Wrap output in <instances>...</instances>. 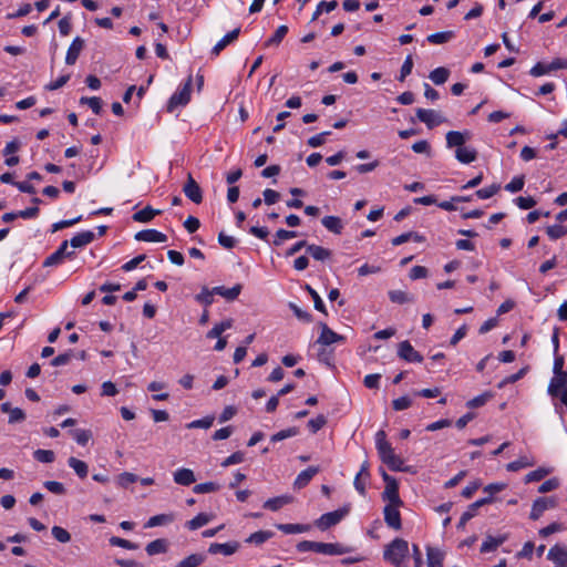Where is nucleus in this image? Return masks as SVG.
<instances>
[{
    "instance_id": "obj_39",
    "label": "nucleus",
    "mask_w": 567,
    "mask_h": 567,
    "mask_svg": "<svg viewBox=\"0 0 567 567\" xmlns=\"http://www.w3.org/2000/svg\"><path fill=\"white\" fill-rule=\"evenodd\" d=\"M449 76H450V71H449V69H446L444 66L434 69L433 71L430 72V75H429L430 80L436 85L444 84L447 81Z\"/></svg>"
},
{
    "instance_id": "obj_28",
    "label": "nucleus",
    "mask_w": 567,
    "mask_h": 567,
    "mask_svg": "<svg viewBox=\"0 0 567 567\" xmlns=\"http://www.w3.org/2000/svg\"><path fill=\"white\" fill-rule=\"evenodd\" d=\"M455 157L462 164H470L477 158V152L473 147L463 146L455 150Z\"/></svg>"
},
{
    "instance_id": "obj_53",
    "label": "nucleus",
    "mask_w": 567,
    "mask_h": 567,
    "mask_svg": "<svg viewBox=\"0 0 567 567\" xmlns=\"http://www.w3.org/2000/svg\"><path fill=\"white\" fill-rule=\"evenodd\" d=\"M34 458L41 463H52L55 458L54 452L51 450H37L33 453Z\"/></svg>"
},
{
    "instance_id": "obj_16",
    "label": "nucleus",
    "mask_w": 567,
    "mask_h": 567,
    "mask_svg": "<svg viewBox=\"0 0 567 567\" xmlns=\"http://www.w3.org/2000/svg\"><path fill=\"white\" fill-rule=\"evenodd\" d=\"M84 45L85 41L82 38L76 37L73 39L65 55V63L68 65H73L76 63L82 50L84 49Z\"/></svg>"
},
{
    "instance_id": "obj_23",
    "label": "nucleus",
    "mask_w": 567,
    "mask_h": 567,
    "mask_svg": "<svg viewBox=\"0 0 567 567\" xmlns=\"http://www.w3.org/2000/svg\"><path fill=\"white\" fill-rule=\"evenodd\" d=\"M94 239H95L94 233L91 230H85V231L79 233L75 236H73L70 239L69 245H71V247H73V248H82V247L91 244Z\"/></svg>"
},
{
    "instance_id": "obj_60",
    "label": "nucleus",
    "mask_w": 567,
    "mask_h": 567,
    "mask_svg": "<svg viewBox=\"0 0 567 567\" xmlns=\"http://www.w3.org/2000/svg\"><path fill=\"white\" fill-rule=\"evenodd\" d=\"M499 189L501 186L498 184H493L488 187L476 190L475 195L481 199H488L493 197Z\"/></svg>"
},
{
    "instance_id": "obj_41",
    "label": "nucleus",
    "mask_w": 567,
    "mask_h": 567,
    "mask_svg": "<svg viewBox=\"0 0 567 567\" xmlns=\"http://www.w3.org/2000/svg\"><path fill=\"white\" fill-rule=\"evenodd\" d=\"M212 519V516L205 513H199L194 518L186 523V526L190 530H196L205 525H207Z\"/></svg>"
},
{
    "instance_id": "obj_4",
    "label": "nucleus",
    "mask_w": 567,
    "mask_h": 567,
    "mask_svg": "<svg viewBox=\"0 0 567 567\" xmlns=\"http://www.w3.org/2000/svg\"><path fill=\"white\" fill-rule=\"evenodd\" d=\"M382 478L385 483V488L382 493V498L388 501V505H402L403 502L399 495V485L394 477L390 476L388 473H382Z\"/></svg>"
},
{
    "instance_id": "obj_13",
    "label": "nucleus",
    "mask_w": 567,
    "mask_h": 567,
    "mask_svg": "<svg viewBox=\"0 0 567 567\" xmlns=\"http://www.w3.org/2000/svg\"><path fill=\"white\" fill-rule=\"evenodd\" d=\"M401 505H385L383 509L385 524L395 530L402 528L401 514L399 512Z\"/></svg>"
},
{
    "instance_id": "obj_47",
    "label": "nucleus",
    "mask_w": 567,
    "mask_h": 567,
    "mask_svg": "<svg viewBox=\"0 0 567 567\" xmlns=\"http://www.w3.org/2000/svg\"><path fill=\"white\" fill-rule=\"evenodd\" d=\"M409 240H414V241L421 243L423 240V237L416 233L409 231V233H404V234H401V235L394 237L392 239V245L400 246Z\"/></svg>"
},
{
    "instance_id": "obj_54",
    "label": "nucleus",
    "mask_w": 567,
    "mask_h": 567,
    "mask_svg": "<svg viewBox=\"0 0 567 567\" xmlns=\"http://www.w3.org/2000/svg\"><path fill=\"white\" fill-rule=\"evenodd\" d=\"M288 33L287 25H280L271 38L268 39L266 45H278Z\"/></svg>"
},
{
    "instance_id": "obj_12",
    "label": "nucleus",
    "mask_w": 567,
    "mask_h": 567,
    "mask_svg": "<svg viewBox=\"0 0 567 567\" xmlns=\"http://www.w3.org/2000/svg\"><path fill=\"white\" fill-rule=\"evenodd\" d=\"M185 196L195 204L203 202V192L198 183L188 174L187 181L183 187Z\"/></svg>"
},
{
    "instance_id": "obj_6",
    "label": "nucleus",
    "mask_w": 567,
    "mask_h": 567,
    "mask_svg": "<svg viewBox=\"0 0 567 567\" xmlns=\"http://www.w3.org/2000/svg\"><path fill=\"white\" fill-rule=\"evenodd\" d=\"M192 82L193 78L192 75L188 76L184 85L176 91L168 101V110L172 111L177 106H184L186 105L190 100V92H192Z\"/></svg>"
},
{
    "instance_id": "obj_37",
    "label": "nucleus",
    "mask_w": 567,
    "mask_h": 567,
    "mask_svg": "<svg viewBox=\"0 0 567 567\" xmlns=\"http://www.w3.org/2000/svg\"><path fill=\"white\" fill-rule=\"evenodd\" d=\"M69 466L76 473L80 478H85L89 473V466L84 461L71 456L68 460Z\"/></svg>"
},
{
    "instance_id": "obj_34",
    "label": "nucleus",
    "mask_w": 567,
    "mask_h": 567,
    "mask_svg": "<svg viewBox=\"0 0 567 567\" xmlns=\"http://www.w3.org/2000/svg\"><path fill=\"white\" fill-rule=\"evenodd\" d=\"M322 225L333 234H341L343 229L342 220L337 216H326L321 220Z\"/></svg>"
},
{
    "instance_id": "obj_35",
    "label": "nucleus",
    "mask_w": 567,
    "mask_h": 567,
    "mask_svg": "<svg viewBox=\"0 0 567 567\" xmlns=\"http://www.w3.org/2000/svg\"><path fill=\"white\" fill-rule=\"evenodd\" d=\"M161 210L153 209L151 206H146L143 209L136 212L133 215V220L138 223H148L151 221L156 215H159Z\"/></svg>"
},
{
    "instance_id": "obj_46",
    "label": "nucleus",
    "mask_w": 567,
    "mask_h": 567,
    "mask_svg": "<svg viewBox=\"0 0 567 567\" xmlns=\"http://www.w3.org/2000/svg\"><path fill=\"white\" fill-rule=\"evenodd\" d=\"M220 484L217 482H206L197 484L193 487V492L195 494H206V493H214L220 489Z\"/></svg>"
},
{
    "instance_id": "obj_3",
    "label": "nucleus",
    "mask_w": 567,
    "mask_h": 567,
    "mask_svg": "<svg viewBox=\"0 0 567 567\" xmlns=\"http://www.w3.org/2000/svg\"><path fill=\"white\" fill-rule=\"evenodd\" d=\"M297 549L300 553L315 551L328 556H337L349 553V548L339 543H320L312 540H302L298 543Z\"/></svg>"
},
{
    "instance_id": "obj_8",
    "label": "nucleus",
    "mask_w": 567,
    "mask_h": 567,
    "mask_svg": "<svg viewBox=\"0 0 567 567\" xmlns=\"http://www.w3.org/2000/svg\"><path fill=\"white\" fill-rule=\"evenodd\" d=\"M556 499L553 497H538L534 501L529 518L537 520L542 517L545 511L556 507Z\"/></svg>"
},
{
    "instance_id": "obj_19",
    "label": "nucleus",
    "mask_w": 567,
    "mask_h": 567,
    "mask_svg": "<svg viewBox=\"0 0 567 567\" xmlns=\"http://www.w3.org/2000/svg\"><path fill=\"white\" fill-rule=\"evenodd\" d=\"M239 548V544L237 542H228L225 544L212 543L208 548V553L216 555L223 554L225 556H230L235 554Z\"/></svg>"
},
{
    "instance_id": "obj_40",
    "label": "nucleus",
    "mask_w": 567,
    "mask_h": 567,
    "mask_svg": "<svg viewBox=\"0 0 567 567\" xmlns=\"http://www.w3.org/2000/svg\"><path fill=\"white\" fill-rule=\"evenodd\" d=\"M174 520L173 514H158L152 516L145 524L146 528H153L161 525L171 524Z\"/></svg>"
},
{
    "instance_id": "obj_25",
    "label": "nucleus",
    "mask_w": 567,
    "mask_h": 567,
    "mask_svg": "<svg viewBox=\"0 0 567 567\" xmlns=\"http://www.w3.org/2000/svg\"><path fill=\"white\" fill-rule=\"evenodd\" d=\"M240 33V29L236 28L233 31L224 35L213 48L212 53L218 55L228 44L237 40Z\"/></svg>"
},
{
    "instance_id": "obj_63",
    "label": "nucleus",
    "mask_w": 567,
    "mask_h": 567,
    "mask_svg": "<svg viewBox=\"0 0 567 567\" xmlns=\"http://www.w3.org/2000/svg\"><path fill=\"white\" fill-rule=\"evenodd\" d=\"M43 486L51 493L56 495H63L65 493V487L62 483L56 481H45Z\"/></svg>"
},
{
    "instance_id": "obj_59",
    "label": "nucleus",
    "mask_w": 567,
    "mask_h": 567,
    "mask_svg": "<svg viewBox=\"0 0 567 567\" xmlns=\"http://www.w3.org/2000/svg\"><path fill=\"white\" fill-rule=\"evenodd\" d=\"M137 480H138L137 475L130 473V472H124L117 476L116 481H117L118 486L126 488V487H128V485L137 482Z\"/></svg>"
},
{
    "instance_id": "obj_49",
    "label": "nucleus",
    "mask_w": 567,
    "mask_h": 567,
    "mask_svg": "<svg viewBox=\"0 0 567 567\" xmlns=\"http://www.w3.org/2000/svg\"><path fill=\"white\" fill-rule=\"evenodd\" d=\"M73 439L78 444L85 446L87 442L92 439V432L90 430L76 429L71 432Z\"/></svg>"
},
{
    "instance_id": "obj_31",
    "label": "nucleus",
    "mask_w": 567,
    "mask_h": 567,
    "mask_svg": "<svg viewBox=\"0 0 567 567\" xmlns=\"http://www.w3.org/2000/svg\"><path fill=\"white\" fill-rule=\"evenodd\" d=\"M167 549H168V540L165 538L155 539V540L148 543L145 548L146 553L150 556L164 554L167 551Z\"/></svg>"
},
{
    "instance_id": "obj_52",
    "label": "nucleus",
    "mask_w": 567,
    "mask_h": 567,
    "mask_svg": "<svg viewBox=\"0 0 567 567\" xmlns=\"http://www.w3.org/2000/svg\"><path fill=\"white\" fill-rule=\"evenodd\" d=\"M493 394L491 392H484L472 400L467 401L466 405L471 409L481 408L486 404L488 400H491Z\"/></svg>"
},
{
    "instance_id": "obj_56",
    "label": "nucleus",
    "mask_w": 567,
    "mask_h": 567,
    "mask_svg": "<svg viewBox=\"0 0 567 567\" xmlns=\"http://www.w3.org/2000/svg\"><path fill=\"white\" fill-rule=\"evenodd\" d=\"M525 185V177L523 175L515 176L508 184L505 185V190L509 193H517L523 189Z\"/></svg>"
},
{
    "instance_id": "obj_58",
    "label": "nucleus",
    "mask_w": 567,
    "mask_h": 567,
    "mask_svg": "<svg viewBox=\"0 0 567 567\" xmlns=\"http://www.w3.org/2000/svg\"><path fill=\"white\" fill-rule=\"evenodd\" d=\"M546 233L550 239L556 240L567 234V228L561 225H553L547 227Z\"/></svg>"
},
{
    "instance_id": "obj_9",
    "label": "nucleus",
    "mask_w": 567,
    "mask_h": 567,
    "mask_svg": "<svg viewBox=\"0 0 567 567\" xmlns=\"http://www.w3.org/2000/svg\"><path fill=\"white\" fill-rule=\"evenodd\" d=\"M68 246H69V240L62 241L61 245L59 246V248L53 254H51L50 256H48L45 258V260L43 261V266L44 267L56 266V265H60L64 258L73 257L74 251H69Z\"/></svg>"
},
{
    "instance_id": "obj_5",
    "label": "nucleus",
    "mask_w": 567,
    "mask_h": 567,
    "mask_svg": "<svg viewBox=\"0 0 567 567\" xmlns=\"http://www.w3.org/2000/svg\"><path fill=\"white\" fill-rule=\"evenodd\" d=\"M349 513V508L343 507L322 514L316 522L315 525L320 530H327L328 528L339 524Z\"/></svg>"
},
{
    "instance_id": "obj_11",
    "label": "nucleus",
    "mask_w": 567,
    "mask_h": 567,
    "mask_svg": "<svg viewBox=\"0 0 567 567\" xmlns=\"http://www.w3.org/2000/svg\"><path fill=\"white\" fill-rule=\"evenodd\" d=\"M398 355L406 362L421 363L423 361L422 354L408 340L399 343Z\"/></svg>"
},
{
    "instance_id": "obj_1",
    "label": "nucleus",
    "mask_w": 567,
    "mask_h": 567,
    "mask_svg": "<svg viewBox=\"0 0 567 567\" xmlns=\"http://www.w3.org/2000/svg\"><path fill=\"white\" fill-rule=\"evenodd\" d=\"M375 447L381 461L388 465L391 471L405 472L403 460L394 453L393 447L386 441V434L380 430L375 434Z\"/></svg>"
},
{
    "instance_id": "obj_32",
    "label": "nucleus",
    "mask_w": 567,
    "mask_h": 567,
    "mask_svg": "<svg viewBox=\"0 0 567 567\" xmlns=\"http://www.w3.org/2000/svg\"><path fill=\"white\" fill-rule=\"evenodd\" d=\"M535 463H536V461L533 457L524 455V456H520L519 458L508 463L506 465V470L508 472H517L522 468L534 466Z\"/></svg>"
},
{
    "instance_id": "obj_51",
    "label": "nucleus",
    "mask_w": 567,
    "mask_h": 567,
    "mask_svg": "<svg viewBox=\"0 0 567 567\" xmlns=\"http://www.w3.org/2000/svg\"><path fill=\"white\" fill-rule=\"evenodd\" d=\"M214 295H215L214 288L208 289L207 287H203L202 291L198 295H196L195 299L199 303L208 307L214 302V298H213Z\"/></svg>"
},
{
    "instance_id": "obj_36",
    "label": "nucleus",
    "mask_w": 567,
    "mask_h": 567,
    "mask_svg": "<svg viewBox=\"0 0 567 567\" xmlns=\"http://www.w3.org/2000/svg\"><path fill=\"white\" fill-rule=\"evenodd\" d=\"M454 38H455V32L449 30V31L432 33V34L427 35L426 40L431 44H444V43L450 42Z\"/></svg>"
},
{
    "instance_id": "obj_10",
    "label": "nucleus",
    "mask_w": 567,
    "mask_h": 567,
    "mask_svg": "<svg viewBox=\"0 0 567 567\" xmlns=\"http://www.w3.org/2000/svg\"><path fill=\"white\" fill-rule=\"evenodd\" d=\"M416 117L425 123L429 128H433L445 122V118L434 110L417 109Z\"/></svg>"
},
{
    "instance_id": "obj_30",
    "label": "nucleus",
    "mask_w": 567,
    "mask_h": 567,
    "mask_svg": "<svg viewBox=\"0 0 567 567\" xmlns=\"http://www.w3.org/2000/svg\"><path fill=\"white\" fill-rule=\"evenodd\" d=\"M427 567H443L444 553L435 547H426Z\"/></svg>"
},
{
    "instance_id": "obj_15",
    "label": "nucleus",
    "mask_w": 567,
    "mask_h": 567,
    "mask_svg": "<svg viewBox=\"0 0 567 567\" xmlns=\"http://www.w3.org/2000/svg\"><path fill=\"white\" fill-rule=\"evenodd\" d=\"M446 146L449 148L453 147H463L466 141L471 138V132L470 131H450L446 133Z\"/></svg>"
},
{
    "instance_id": "obj_50",
    "label": "nucleus",
    "mask_w": 567,
    "mask_h": 567,
    "mask_svg": "<svg viewBox=\"0 0 567 567\" xmlns=\"http://www.w3.org/2000/svg\"><path fill=\"white\" fill-rule=\"evenodd\" d=\"M389 298L392 302L403 305L405 302L413 301V298L403 290H391L389 291Z\"/></svg>"
},
{
    "instance_id": "obj_43",
    "label": "nucleus",
    "mask_w": 567,
    "mask_h": 567,
    "mask_svg": "<svg viewBox=\"0 0 567 567\" xmlns=\"http://www.w3.org/2000/svg\"><path fill=\"white\" fill-rule=\"evenodd\" d=\"M307 252H309L316 260L323 261L331 256V251L324 247L317 245H308Z\"/></svg>"
},
{
    "instance_id": "obj_33",
    "label": "nucleus",
    "mask_w": 567,
    "mask_h": 567,
    "mask_svg": "<svg viewBox=\"0 0 567 567\" xmlns=\"http://www.w3.org/2000/svg\"><path fill=\"white\" fill-rule=\"evenodd\" d=\"M567 386V372L554 374L548 384V394H556L557 390Z\"/></svg>"
},
{
    "instance_id": "obj_22",
    "label": "nucleus",
    "mask_w": 567,
    "mask_h": 567,
    "mask_svg": "<svg viewBox=\"0 0 567 567\" xmlns=\"http://www.w3.org/2000/svg\"><path fill=\"white\" fill-rule=\"evenodd\" d=\"M318 466H309L308 468L301 471L295 480L293 486L298 489L306 487L312 477L319 473Z\"/></svg>"
},
{
    "instance_id": "obj_18",
    "label": "nucleus",
    "mask_w": 567,
    "mask_h": 567,
    "mask_svg": "<svg viewBox=\"0 0 567 567\" xmlns=\"http://www.w3.org/2000/svg\"><path fill=\"white\" fill-rule=\"evenodd\" d=\"M370 477V471H369V462L365 461L362 463L361 468L359 473L355 475L353 485L354 488L362 495H365V485L367 481Z\"/></svg>"
},
{
    "instance_id": "obj_55",
    "label": "nucleus",
    "mask_w": 567,
    "mask_h": 567,
    "mask_svg": "<svg viewBox=\"0 0 567 567\" xmlns=\"http://www.w3.org/2000/svg\"><path fill=\"white\" fill-rule=\"evenodd\" d=\"M306 289L313 300L316 310L327 315L326 306H324L322 299L320 298V296L318 295V292L309 285L306 286Z\"/></svg>"
},
{
    "instance_id": "obj_14",
    "label": "nucleus",
    "mask_w": 567,
    "mask_h": 567,
    "mask_svg": "<svg viewBox=\"0 0 567 567\" xmlns=\"http://www.w3.org/2000/svg\"><path fill=\"white\" fill-rule=\"evenodd\" d=\"M547 558L554 563L553 567H567V547L558 544L553 546Z\"/></svg>"
},
{
    "instance_id": "obj_24",
    "label": "nucleus",
    "mask_w": 567,
    "mask_h": 567,
    "mask_svg": "<svg viewBox=\"0 0 567 567\" xmlns=\"http://www.w3.org/2000/svg\"><path fill=\"white\" fill-rule=\"evenodd\" d=\"M321 326H322V330H321V334L318 339L319 343H322L324 346H330L332 343L344 340V338L342 336L332 331L326 323H322Z\"/></svg>"
},
{
    "instance_id": "obj_17",
    "label": "nucleus",
    "mask_w": 567,
    "mask_h": 567,
    "mask_svg": "<svg viewBox=\"0 0 567 567\" xmlns=\"http://www.w3.org/2000/svg\"><path fill=\"white\" fill-rule=\"evenodd\" d=\"M135 239L146 243H165L167 236L156 229H144L135 234Z\"/></svg>"
},
{
    "instance_id": "obj_61",
    "label": "nucleus",
    "mask_w": 567,
    "mask_h": 567,
    "mask_svg": "<svg viewBox=\"0 0 567 567\" xmlns=\"http://www.w3.org/2000/svg\"><path fill=\"white\" fill-rule=\"evenodd\" d=\"M52 536L60 543H69L71 540V534L60 526H53L51 529Z\"/></svg>"
},
{
    "instance_id": "obj_64",
    "label": "nucleus",
    "mask_w": 567,
    "mask_h": 567,
    "mask_svg": "<svg viewBox=\"0 0 567 567\" xmlns=\"http://www.w3.org/2000/svg\"><path fill=\"white\" fill-rule=\"evenodd\" d=\"M411 405H412V400L406 395L400 396L392 401V406L395 411L406 410Z\"/></svg>"
},
{
    "instance_id": "obj_44",
    "label": "nucleus",
    "mask_w": 567,
    "mask_h": 567,
    "mask_svg": "<svg viewBox=\"0 0 567 567\" xmlns=\"http://www.w3.org/2000/svg\"><path fill=\"white\" fill-rule=\"evenodd\" d=\"M277 528L285 534H299V533H306L310 529V525H302V524H279L277 525Z\"/></svg>"
},
{
    "instance_id": "obj_20",
    "label": "nucleus",
    "mask_w": 567,
    "mask_h": 567,
    "mask_svg": "<svg viewBox=\"0 0 567 567\" xmlns=\"http://www.w3.org/2000/svg\"><path fill=\"white\" fill-rule=\"evenodd\" d=\"M493 502V497L492 496H488V497H485V498H481V499H477L476 502H474L467 511H465L461 518H460V522H458V526H464L470 519H472L475 515H476V511L483 506V505H486V504H489Z\"/></svg>"
},
{
    "instance_id": "obj_38",
    "label": "nucleus",
    "mask_w": 567,
    "mask_h": 567,
    "mask_svg": "<svg viewBox=\"0 0 567 567\" xmlns=\"http://www.w3.org/2000/svg\"><path fill=\"white\" fill-rule=\"evenodd\" d=\"M272 536L274 532L271 530H258L256 533H252L248 538H246V543L260 546L268 539H270Z\"/></svg>"
},
{
    "instance_id": "obj_29",
    "label": "nucleus",
    "mask_w": 567,
    "mask_h": 567,
    "mask_svg": "<svg viewBox=\"0 0 567 567\" xmlns=\"http://www.w3.org/2000/svg\"><path fill=\"white\" fill-rule=\"evenodd\" d=\"M293 497L290 495H281L274 498H269L264 503V508L276 512L284 507L285 505H288L292 503Z\"/></svg>"
},
{
    "instance_id": "obj_2",
    "label": "nucleus",
    "mask_w": 567,
    "mask_h": 567,
    "mask_svg": "<svg viewBox=\"0 0 567 567\" xmlns=\"http://www.w3.org/2000/svg\"><path fill=\"white\" fill-rule=\"evenodd\" d=\"M409 555V543L403 538H395L385 546L383 559L395 567H406L405 559Z\"/></svg>"
},
{
    "instance_id": "obj_7",
    "label": "nucleus",
    "mask_w": 567,
    "mask_h": 567,
    "mask_svg": "<svg viewBox=\"0 0 567 567\" xmlns=\"http://www.w3.org/2000/svg\"><path fill=\"white\" fill-rule=\"evenodd\" d=\"M567 69V60L561 58L554 59L550 63L538 62L529 71L533 76H542L556 70Z\"/></svg>"
},
{
    "instance_id": "obj_57",
    "label": "nucleus",
    "mask_w": 567,
    "mask_h": 567,
    "mask_svg": "<svg viewBox=\"0 0 567 567\" xmlns=\"http://www.w3.org/2000/svg\"><path fill=\"white\" fill-rule=\"evenodd\" d=\"M298 433H299V430L293 426V427H289V429L281 430V431L277 432L276 434H274L271 436L270 440H271V442H279V441L296 436Z\"/></svg>"
},
{
    "instance_id": "obj_42",
    "label": "nucleus",
    "mask_w": 567,
    "mask_h": 567,
    "mask_svg": "<svg viewBox=\"0 0 567 567\" xmlns=\"http://www.w3.org/2000/svg\"><path fill=\"white\" fill-rule=\"evenodd\" d=\"M233 327V320L227 319L215 324L206 334L208 339L219 338L224 331Z\"/></svg>"
},
{
    "instance_id": "obj_45",
    "label": "nucleus",
    "mask_w": 567,
    "mask_h": 567,
    "mask_svg": "<svg viewBox=\"0 0 567 567\" xmlns=\"http://www.w3.org/2000/svg\"><path fill=\"white\" fill-rule=\"evenodd\" d=\"M205 555L203 554H192L185 559L181 560L176 567H198L205 560Z\"/></svg>"
},
{
    "instance_id": "obj_27",
    "label": "nucleus",
    "mask_w": 567,
    "mask_h": 567,
    "mask_svg": "<svg viewBox=\"0 0 567 567\" xmlns=\"http://www.w3.org/2000/svg\"><path fill=\"white\" fill-rule=\"evenodd\" d=\"M241 285L237 284L231 288H226L224 286L214 287L215 295H218L225 298L228 301H233L238 298L241 292Z\"/></svg>"
},
{
    "instance_id": "obj_26",
    "label": "nucleus",
    "mask_w": 567,
    "mask_h": 567,
    "mask_svg": "<svg viewBox=\"0 0 567 567\" xmlns=\"http://www.w3.org/2000/svg\"><path fill=\"white\" fill-rule=\"evenodd\" d=\"M507 540L506 535H499L497 537L487 536L481 545V553H491L496 550L502 544Z\"/></svg>"
},
{
    "instance_id": "obj_48",
    "label": "nucleus",
    "mask_w": 567,
    "mask_h": 567,
    "mask_svg": "<svg viewBox=\"0 0 567 567\" xmlns=\"http://www.w3.org/2000/svg\"><path fill=\"white\" fill-rule=\"evenodd\" d=\"M550 473V470L545 467H538L535 471L529 472L525 475L524 482L526 484L532 482H539Z\"/></svg>"
},
{
    "instance_id": "obj_62",
    "label": "nucleus",
    "mask_w": 567,
    "mask_h": 567,
    "mask_svg": "<svg viewBox=\"0 0 567 567\" xmlns=\"http://www.w3.org/2000/svg\"><path fill=\"white\" fill-rule=\"evenodd\" d=\"M214 423V416H205L187 424L188 429H209Z\"/></svg>"
},
{
    "instance_id": "obj_21",
    "label": "nucleus",
    "mask_w": 567,
    "mask_h": 567,
    "mask_svg": "<svg viewBox=\"0 0 567 567\" xmlns=\"http://www.w3.org/2000/svg\"><path fill=\"white\" fill-rule=\"evenodd\" d=\"M174 482L182 486H189L196 482L195 474L189 468H178L173 473Z\"/></svg>"
}]
</instances>
